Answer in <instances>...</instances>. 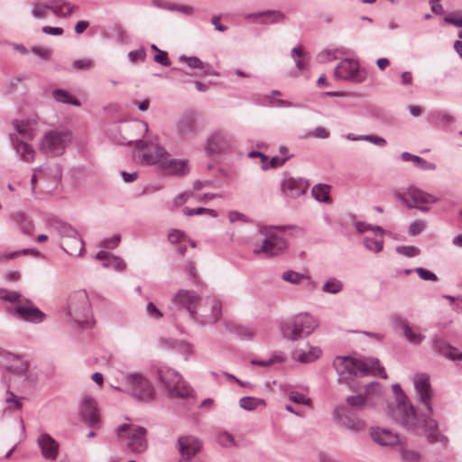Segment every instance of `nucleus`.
Segmentation results:
<instances>
[{
  "mask_svg": "<svg viewBox=\"0 0 462 462\" xmlns=\"http://www.w3.org/2000/svg\"><path fill=\"white\" fill-rule=\"evenodd\" d=\"M53 97L60 103L72 104L77 106H80V102L78 99L72 97L69 92L62 89L54 90Z\"/></svg>",
  "mask_w": 462,
  "mask_h": 462,
  "instance_id": "3c124183",
  "label": "nucleus"
},
{
  "mask_svg": "<svg viewBox=\"0 0 462 462\" xmlns=\"http://www.w3.org/2000/svg\"><path fill=\"white\" fill-rule=\"evenodd\" d=\"M363 243L367 250L374 253H379L383 249V236H371L366 235L364 236Z\"/></svg>",
  "mask_w": 462,
  "mask_h": 462,
  "instance_id": "a18cd8bd",
  "label": "nucleus"
},
{
  "mask_svg": "<svg viewBox=\"0 0 462 462\" xmlns=\"http://www.w3.org/2000/svg\"><path fill=\"white\" fill-rule=\"evenodd\" d=\"M282 278L293 285L303 284L308 291H313L316 289V282L312 281L309 275L304 273L289 270L282 274Z\"/></svg>",
  "mask_w": 462,
  "mask_h": 462,
  "instance_id": "2f4dec72",
  "label": "nucleus"
},
{
  "mask_svg": "<svg viewBox=\"0 0 462 462\" xmlns=\"http://www.w3.org/2000/svg\"><path fill=\"white\" fill-rule=\"evenodd\" d=\"M321 355V350L317 346H309L308 350L297 349L292 353L294 360L300 363H310L318 359Z\"/></svg>",
  "mask_w": 462,
  "mask_h": 462,
  "instance_id": "f704fd0d",
  "label": "nucleus"
},
{
  "mask_svg": "<svg viewBox=\"0 0 462 462\" xmlns=\"http://www.w3.org/2000/svg\"><path fill=\"white\" fill-rule=\"evenodd\" d=\"M336 50H325L319 52L317 56V60L319 63L330 62L337 59Z\"/></svg>",
  "mask_w": 462,
  "mask_h": 462,
  "instance_id": "052dcab7",
  "label": "nucleus"
},
{
  "mask_svg": "<svg viewBox=\"0 0 462 462\" xmlns=\"http://www.w3.org/2000/svg\"><path fill=\"white\" fill-rule=\"evenodd\" d=\"M217 443L224 448L235 447L236 445L234 437L226 432H220L217 438Z\"/></svg>",
  "mask_w": 462,
  "mask_h": 462,
  "instance_id": "4d7b16f0",
  "label": "nucleus"
},
{
  "mask_svg": "<svg viewBox=\"0 0 462 462\" xmlns=\"http://www.w3.org/2000/svg\"><path fill=\"white\" fill-rule=\"evenodd\" d=\"M183 213H184V215L189 216V217L196 216V215H202V214H207L212 217H217V213L214 209L206 208H190L185 207L183 208Z\"/></svg>",
  "mask_w": 462,
  "mask_h": 462,
  "instance_id": "5fc2aeb1",
  "label": "nucleus"
},
{
  "mask_svg": "<svg viewBox=\"0 0 462 462\" xmlns=\"http://www.w3.org/2000/svg\"><path fill=\"white\" fill-rule=\"evenodd\" d=\"M180 60L185 61L186 64L190 69H204L205 67L209 68L208 63H204L202 60H200L198 57L195 56L187 57L185 55H182L180 57Z\"/></svg>",
  "mask_w": 462,
  "mask_h": 462,
  "instance_id": "864d4df0",
  "label": "nucleus"
},
{
  "mask_svg": "<svg viewBox=\"0 0 462 462\" xmlns=\"http://www.w3.org/2000/svg\"><path fill=\"white\" fill-rule=\"evenodd\" d=\"M402 328L405 338L412 345H420L425 338L418 327L410 326L406 321H402Z\"/></svg>",
  "mask_w": 462,
  "mask_h": 462,
  "instance_id": "c9c22d12",
  "label": "nucleus"
},
{
  "mask_svg": "<svg viewBox=\"0 0 462 462\" xmlns=\"http://www.w3.org/2000/svg\"><path fill=\"white\" fill-rule=\"evenodd\" d=\"M234 145L233 137L223 131L212 133L207 139L205 151L208 154L222 153L227 152Z\"/></svg>",
  "mask_w": 462,
  "mask_h": 462,
  "instance_id": "412c9836",
  "label": "nucleus"
},
{
  "mask_svg": "<svg viewBox=\"0 0 462 462\" xmlns=\"http://www.w3.org/2000/svg\"><path fill=\"white\" fill-rule=\"evenodd\" d=\"M51 12L50 2L43 3L40 0H34L31 3V15L37 20H44Z\"/></svg>",
  "mask_w": 462,
  "mask_h": 462,
  "instance_id": "ea45409f",
  "label": "nucleus"
},
{
  "mask_svg": "<svg viewBox=\"0 0 462 462\" xmlns=\"http://www.w3.org/2000/svg\"><path fill=\"white\" fill-rule=\"evenodd\" d=\"M157 374L171 397L186 399L192 395L193 391L190 386L183 381L181 375L175 370L167 366H161L158 368Z\"/></svg>",
  "mask_w": 462,
  "mask_h": 462,
  "instance_id": "9d476101",
  "label": "nucleus"
},
{
  "mask_svg": "<svg viewBox=\"0 0 462 462\" xmlns=\"http://www.w3.org/2000/svg\"><path fill=\"white\" fill-rule=\"evenodd\" d=\"M413 384L417 400L422 408L418 411L415 407V418L419 425L415 430H411V433L423 434L432 443L445 442L446 437L440 432L439 422L433 417L434 393L430 375L424 373L414 374Z\"/></svg>",
  "mask_w": 462,
  "mask_h": 462,
  "instance_id": "f257e3e1",
  "label": "nucleus"
},
{
  "mask_svg": "<svg viewBox=\"0 0 462 462\" xmlns=\"http://www.w3.org/2000/svg\"><path fill=\"white\" fill-rule=\"evenodd\" d=\"M330 187L326 184H317L311 189V194L319 202L329 201Z\"/></svg>",
  "mask_w": 462,
  "mask_h": 462,
  "instance_id": "de8ad7c7",
  "label": "nucleus"
},
{
  "mask_svg": "<svg viewBox=\"0 0 462 462\" xmlns=\"http://www.w3.org/2000/svg\"><path fill=\"white\" fill-rule=\"evenodd\" d=\"M202 298L194 291L181 289L179 290L172 299V304L187 310L189 318L192 319L196 316V310Z\"/></svg>",
  "mask_w": 462,
  "mask_h": 462,
  "instance_id": "aec40b11",
  "label": "nucleus"
},
{
  "mask_svg": "<svg viewBox=\"0 0 462 462\" xmlns=\"http://www.w3.org/2000/svg\"><path fill=\"white\" fill-rule=\"evenodd\" d=\"M80 415L89 427L99 429L101 427V420L96 402L87 397L80 404Z\"/></svg>",
  "mask_w": 462,
  "mask_h": 462,
  "instance_id": "393cba45",
  "label": "nucleus"
},
{
  "mask_svg": "<svg viewBox=\"0 0 462 462\" xmlns=\"http://www.w3.org/2000/svg\"><path fill=\"white\" fill-rule=\"evenodd\" d=\"M146 57V52L143 48L131 51L128 53V60L131 63H136L138 61H143Z\"/></svg>",
  "mask_w": 462,
  "mask_h": 462,
  "instance_id": "0e129e2a",
  "label": "nucleus"
},
{
  "mask_svg": "<svg viewBox=\"0 0 462 462\" xmlns=\"http://www.w3.org/2000/svg\"><path fill=\"white\" fill-rule=\"evenodd\" d=\"M318 326L316 318L308 312H301L284 320L280 330L283 338L297 341L310 336Z\"/></svg>",
  "mask_w": 462,
  "mask_h": 462,
  "instance_id": "39448f33",
  "label": "nucleus"
},
{
  "mask_svg": "<svg viewBox=\"0 0 462 462\" xmlns=\"http://www.w3.org/2000/svg\"><path fill=\"white\" fill-rule=\"evenodd\" d=\"M432 349L443 357L452 361H462V352L452 346L445 338L435 335L432 339Z\"/></svg>",
  "mask_w": 462,
  "mask_h": 462,
  "instance_id": "cd10ccee",
  "label": "nucleus"
},
{
  "mask_svg": "<svg viewBox=\"0 0 462 462\" xmlns=\"http://www.w3.org/2000/svg\"><path fill=\"white\" fill-rule=\"evenodd\" d=\"M14 385L15 384L10 383L5 393L3 402L5 403L4 411L5 412H16L23 409V400H25V397L18 396L11 391V388L14 387Z\"/></svg>",
  "mask_w": 462,
  "mask_h": 462,
  "instance_id": "473e14b6",
  "label": "nucleus"
},
{
  "mask_svg": "<svg viewBox=\"0 0 462 462\" xmlns=\"http://www.w3.org/2000/svg\"><path fill=\"white\" fill-rule=\"evenodd\" d=\"M180 458L179 462H198L193 457L200 451L201 442L193 436H182L178 439Z\"/></svg>",
  "mask_w": 462,
  "mask_h": 462,
  "instance_id": "5701e85b",
  "label": "nucleus"
},
{
  "mask_svg": "<svg viewBox=\"0 0 462 462\" xmlns=\"http://www.w3.org/2000/svg\"><path fill=\"white\" fill-rule=\"evenodd\" d=\"M309 187V183L302 178L287 177L282 184V193L290 199H295L304 194Z\"/></svg>",
  "mask_w": 462,
  "mask_h": 462,
  "instance_id": "a878e982",
  "label": "nucleus"
},
{
  "mask_svg": "<svg viewBox=\"0 0 462 462\" xmlns=\"http://www.w3.org/2000/svg\"><path fill=\"white\" fill-rule=\"evenodd\" d=\"M159 169L164 175L177 177H184L190 171L189 160L171 158L169 152Z\"/></svg>",
  "mask_w": 462,
  "mask_h": 462,
  "instance_id": "4be33fe9",
  "label": "nucleus"
},
{
  "mask_svg": "<svg viewBox=\"0 0 462 462\" xmlns=\"http://www.w3.org/2000/svg\"><path fill=\"white\" fill-rule=\"evenodd\" d=\"M333 417L336 422L351 431L358 432L365 429V423L358 418L349 415L346 408L344 406H337L333 411Z\"/></svg>",
  "mask_w": 462,
  "mask_h": 462,
  "instance_id": "b1692460",
  "label": "nucleus"
},
{
  "mask_svg": "<svg viewBox=\"0 0 462 462\" xmlns=\"http://www.w3.org/2000/svg\"><path fill=\"white\" fill-rule=\"evenodd\" d=\"M177 129L181 136L189 135L196 131V120L192 115L183 116L178 122Z\"/></svg>",
  "mask_w": 462,
  "mask_h": 462,
  "instance_id": "4c0bfd02",
  "label": "nucleus"
},
{
  "mask_svg": "<svg viewBox=\"0 0 462 462\" xmlns=\"http://www.w3.org/2000/svg\"><path fill=\"white\" fill-rule=\"evenodd\" d=\"M12 125L22 140L32 141L36 135L37 121L35 118L14 119Z\"/></svg>",
  "mask_w": 462,
  "mask_h": 462,
  "instance_id": "7c9ffc66",
  "label": "nucleus"
},
{
  "mask_svg": "<svg viewBox=\"0 0 462 462\" xmlns=\"http://www.w3.org/2000/svg\"><path fill=\"white\" fill-rule=\"evenodd\" d=\"M8 361L12 364L7 365V371L11 374V383L15 384L16 380L21 379L23 382V389L32 387L38 381V374L34 372H31L28 369V364L19 356L12 353L6 355Z\"/></svg>",
  "mask_w": 462,
  "mask_h": 462,
  "instance_id": "f8f14e48",
  "label": "nucleus"
},
{
  "mask_svg": "<svg viewBox=\"0 0 462 462\" xmlns=\"http://www.w3.org/2000/svg\"><path fill=\"white\" fill-rule=\"evenodd\" d=\"M259 405H265V401L251 396L243 397L239 400V406L245 411H254Z\"/></svg>",
  "mask_w": 462,
  "mask_h": 462,
  "instance_id": "09e8293b",
  "label": "nucleus"
},
{
  "mask_svg": "<svg viewBox=\"0 0 462 462\" xmlns=\"http://www.w3.org/2000/svg\"><path fill=\"white\" fill-rule=\"evenodd\" d=\"M0 300L11 304L6 311L14 319L32 324H40L46 319V314L19 291L0 288Z\"/></svg>",
  "mask_w": 462,
  "mask_h": 462,
  "instance_id": "7ed1b4c3",
  "label": "nucleus"
},
{
  "mask_svg": "<svg viewBox=\"0 0 462 462\" xmlns=\"http://www.w3.org/2000/svg\"><path fill=\"white\" fill-rule=\"evenodd\" d=\"M103 267L112 268L116 271H124L125 269V263L118 256L110 255L108 259L103 262Z\"/></svg>",
  "mask_w": 462,
  "mask_h": 462,
  "instance_id": "603ef678",
  "label": "nucleus"
},
{
  "mask_svg": "<svg viewBox=\"0 0 462 462\" xmlns=\"http://www.w3.org/2000/svg\"><path fill=\"white\" fill-rule=\"evenodd\" d=\"M393 393L394 394V403L387 404L386 414L403 430L411 432V430H415L419 425L415 418V406L411 402L399 383L393 385Z\"/></svg>",
  "mask_w": 462,
  "mask_h": 462,
  "instance_id": "20e7f679",
  "label": "nucleus"
},
{
  "mask_svg": "<svg viewBox=\"0 0 462 462\" xmlns=\"http://www.w3.org/2000/svg\"><path fill=\"white\" fill-rule=\"evenodd\" d=\"M291 55L293 58L295 65L299 70L303 71L309 69L310 57L308 54L303 52V50L300 46L294 47L291 50Z\"/></svg>",
  "mask_w": 462,
  "mask_h": 462,
  "instance_id": "79ce46f5",
  "label": "nucleus"
},
{
  "mask_svg": "<svg viewBox=\"0 0 462 462\" xmlns=\"http://www.w3.org/2000/svg\"><path fill=\"white\" fill-rule=\"evenodd\" d=\"M414 271L417 273L419 277L424 281L436 282L438 280L437 275L435 273L422 267H417Z\"/></svg>",
  "mask_w": 462,
  "mask_h": 462,
  "instance_id": "338daca9",
  "label": "nucleus"
},
{
  "mask_svg": "<svg viewBox=\"0 0 462 462\" xmlns=\"http://www.w3.org/2000/svg\"><path fill=\"white\" fill-rule=\"evenodd\" d=\"M53 228L63 239L61 245L66 253L74 256H79L84 253V242L72 226L57 221L53 224Z\"/></svg>",
  "mask_w": 462,
  "mask_h": 462,
  "instance_id": "ddd939ff",
  "label": "nucleus"
},
{
  "mask_svg": "<svg viewBox=\"0 0 462 462\" xmlns=\"http://www.w3.org/2000/svg\"><path fill=\"white\" fill-rule=\"evenodd\" d=\"M11 219L19 226L21 232L27 236L33 233V224L23 212H14L11 214Z\"/></svg>",
  "mask_w": 462,
  "mask_h": 462,
  "instance_id": "e433bc0d",
  "label": "nucleus"
},
{
  "mask_svg": "<svg viewBox=\"0 0 462 462\" xmlns=\"http://www.w3.org/2000/svg\"><path fill=\"white\" fill-rule=\"evenodd\" d=\"M9 138L14 150L20 160L28 163L34 162L36 152L28 141L22 140L14 134H10Z\"/></svg>",
  "mask_w": 462,
  "mask_h": 462,
  "instance_id": "c85d7f7f",
  "label": "nucleus"
},
{
  "mask_svg": "<svg viewBox=\"0 0 462 462\" xmlns=\"http://www.w3.org/2000/svg\"><path fill=\"white\" fill-rule=\"evenodd\" d=\"M334 76L339 80L361 83L366 79V71L360 68L357 60L344 59L336 67Z\"/></svg>",
  "mask_w": 462,
  "mask_h": 462,
  "instance_id": "f3484780",
  "label": "nucleus"
},
{
  "mask_svg": "<svg viewBox=\"0 0 462 462\" xmlns=\"http://www.w3.org/2000/svg\"><path fill=\"white\" fill-rule=\"evenodd\" d=\"M67 319L79 327H88L92 320V310L86 291L79 290L72 292L65 307Z\"/></svg>",
  "mask_w": 462,
  "mask_h": 462,
  "instance_id": "423d86ee",
  "label": "nucleus"
},
{
  "mask_svg": "<svg viewBox=\"0 0 462 462\" xmlns=\"http://www.w3.org/2000/svg\"><path fill=\"white\" fill-rule=\"evenodd\" d=\"M444 21L457 27H462V13L455 12L444 17Z\"/></svg>",
  "mask_w": 462,
  "mask_h": 462,
  "instance_id": "69168bd1",
  "label": "nucleus"
},
{
  "mask_svg": "<svg viewBox=\"0 0 462 462\" xmlns=\"http://www.w3.org/2000/svg\"><path fill=\"white\" fill-rule=\"evenodd\" d=\"M37 169H43L42 180L57 183L61 178V170L59 165H42Z\"/></svg>",
  "mask_w": 462,
  "mask_h": 462,
  "instance_id": "37998d69",
  "label": "nucleus"
},
{
  "mask_svg": "<svg viewBox=\"0 0 462 462\" xmlns=\"http://www.w3.org/2000/svg\"><path fill=\"white\" fill-rule=\"evenodd\" d=\"M399 455L402 462H421L423 457L422 454L418 449L406 445H401Z\"/></svg>",
  "mask_w": 462,
  "mask_h": 462,
  "instance_id": "a19ab883",
  "label": "nucleus"
},
{
  "mask_svg": "<svg viewBox=\"0 0 462 462\" xmlns=\"http://www.w3.org/2000/svg\"><path fill=\"white\" fill-rule=\"evenodd\" d=\"M192 319L198 323L208 325L217 322L221 317V302L215 297L202 299Z\"/></svg>",
  "mask_w": 462,
  "mask_h": 462,
  "instance_id": "2eb2a0df",
  "label": "nucleus"
},
{
  "mask_svg": "<svg viewBox=\"0 0 462 462\" xmlns=\"http://www.w3.org/2000/svg\"><path fill=\"white\" fill-rule=\"evenodd\" d=\"M120 240H121V236L119 235H115L112 237L103 240L100 244V247H102L103 249H107V250L114 249V248L117 247V245L120 243Z\"/></svg>",
  "mask_w": 462,
  "mask_h": 462,
  "instance_id": "e2e57ef3",
  "label": "nucleus"
},
{
  "mask_svg": "<svg viewBox=\"0 0 462 462\" xmlns=\"http://www.w3.org/2000/svg\"><path fill=\"white\" fill-rule=\"evenodd\" d=\"M343 282L333 277L329 278L322 286V291L324 293L337 294L343 290Z\"/></svg>",
  "mask_w": 462,
  "mask_h": 462,
  "instance_id": "8fccbe9b",
  "label": "nucleus"
},
{
  "mask_svg": "<svg viewBox=\"0 0 462 462\" xmlns=\"http://www.w3.org/2000/svg\"><path fill=\"white\" fill-rule=\"evenodd\" d=\"M370 436L380 446H396L401 442L400 435L386 428L372 427Z\"/></svg>",
  "mask_w": 462,
  "mask_h": 462,
  "instance_id": "c756f323",
  "label": "nucleus"
},
{
  "mask_svg": "<svg viewBox=\"0 0 462 462\" xmlns=\"http://www.w3.org/2000/svg\"><path fill=\"white\" fill-rule=\"evenodd\" d=\"M284 358L282 356L273 355L268 359L264 360H257V359H252L251 364L254 365H259L263 367L270 366L275 363H282L283 362Z\"/></svg>",
  "mask_w": 462,
  "mask_h": 462,
  "instance_id": "13d9d810",
  "label": "nucleus"
},
{
  "mask_svg": "<svg viewBox=\"0 0 462 462\" xmlns=\"http://www.w3.org/2000/svg\"><path fill=\"white\" fill-rule=\"evenodd\" d=\"M71 142V134L66 129L49 130L39 141V150L48 156L63 154L68 144Z\"/></svg>",
  "mask_w": 462,
  "mask_h": 462,
  "instance_id": "1a4fd4ad",
  "label": "nucleus"
},
{
  "mask_svg": "<svg viewBox=\"0 0 462 462\" xmlns=\"http://www.w3.org/2000/svg\"><path fill=\"white\" fill-rule=\"evenodd\" d=\"M355 227L359 233H367L370 232L373 236H383L384 230L379 226H373L366 222L356 221L355 222Z\"/></svg>",
  "mask_w": 462,
  "mask_h": 462,
  "instance_id": "49530a36",
  "label": "nucleus"
},
{
  "mask_svg": "<svg viewBox=\"0 0 462 462\" xmlns=\"http://www.w3.org/2000/svg\"><path fill=\"white\" fill-rule=\"evenodd\" d=\"M119 132L122 134V139L118 140L120 144H132L135 143L137 145L138 142H143L140 137L148 132V125L143 121L136 120L121 125Z\"/></svg>",
  "mask_w": 462,
  "mask_h": 462,
  "instance_id": "6ab92c4d",
  "label": "nucleus"
},
{
  "mask_svg": "<svg viewBox=\"0 0 462 462\" xmlns=\"http://www.w3.org/2000/svg\"><path fill=\"white\" fill-rule=\"evenodd\" d=\"M285 229H287L286 226H261L258 231L261 245H254V254L274 256L282 253L287 247V243L284 238L277 234V231Z\"/></svg>",
  "mask_w": 462,
  "mask_h": 462,
  "instance_id": "0eeeda50",
  "label": "nucleus"
},
{
  "mask_svg": "<svg viewBox=\"0 0 462 462\" xmlns=\"http://www.w3.org/2000/svg\"><path fill=\"white\" fill-rule=\"evenodd\" d=\"M168 152L159 143L138 142L136 156L143 164L161 166Z\"/></svg>",
  "mask_w": 462,
  "mask_h": 462,
  "instance_id": "dca6fc26",
  "label": "nucleus"
},
{
  "mask_svg": "<svg viewBox=\"0 0 462 462\" xmlns=\"http://www.w3.org/2000/svg\"><path fill=\"white\" fill-rule=\"evenodd\" d=\"M383 402L382 388L377 383H370L364 392L346 398V403L354 410L372 409Z\"/></svg>",
  "mask_w": 462,
  "mask_h": 462,
  "instance_id": "9b49d317",
  "label": "nucleus"
},
{
  "mask_svg": "<svg viewBox=\"0 0 462 462\" xmlns=\"http://www.w3.org/2000/svg\"><path fill=\"white\" fill-rule=\"evenodd\" d=\"M168 239L172 244H182L186 243L188 236L181 230L172 229L168 235Z\"/></svg>",
  "mask_w": 462,
  "mask_h": 462,
  "instance_id": "bf43d9fd",
  "label": "nucleus"
},
{
  "mask_svg": "<svg viewBox=\"0 0 462 462\" xmlns=\"http://www.w3.org/2000/svg\"><path fill=\"white\" fill-rule=\"evenodd\" d=\"M401 158L403 162H412V164L420 169V170H424V171H432V170H435L436 166L435 164L430 162H427L425 159L420 157V156H417V155H414V154H411L408 152H403L402 154H401Z\"/></svg>",
  "mask_w": 462,
  "mask_h": 462,
  "instance_id": "58836bf2",
  "label": "nucleus"
},
{
  "mask_svg": "<svg viewBox=\"0 0 462 462\" xmlns=\"http://www.w3.org/2000/svg\"><path fill=\"white\" fill-rule=\"evenodd\" d=\"M37 444L40 448L42 456L48 460L54 461L57 459L60 450L59 442L50 434L42 432L37 439Z\"/></svg>",
  "mask_w": 462,
  "mask_h": 462,
  "instance_id": "bb28decb",
  "label": "nucleus"
},
{
  "mask_svg": "<svg viewBox=\"0 0 462 462\" xmlns=\"http://www.w3.org/2000/svg\"><path fill=\"white\" fill-rule=\"evenodd\" d=\"M333 365L340 383L351 384L354 377L368 374L386 378L387 374L376 358H355L351 356H337Z\"/></svg>",
  "mask_w": 462,
  "mask_h": 462,
  "instance_id": "f03ea898",
  "label": "nucleus"
},
{
  "mask_svg": "<svg viewBox=\"0 0 462 462\" xmlns=\"http://www.w3.org/2000/svg\"><path fill=\"white\" fill-rule=\"evenodd\" d=\"M285 19V14L278 10L263 11V15L259 21L260 24L268 25L282 22Z\"/></svg>",
  "mask_w": 462,
  "mask_h": 462,
  "instance_id": "c03bdc74",
  "label": "nucleus"
},
{
  "mask_svg": "<svg viewBox=\"0 0 462 462\" xmlns=\"http://www.w3.org/2000/svg\"><path fill=\"white\" fill-rule=\"evenodd\" d=\"M125 392L134 399L150 402L154 399L155 392L152 382L141 373H127L124 375Z\"/></svg>",
  "mask_w": 462,
  "mask_h": 462,
  "instance_id": "6e6552de",
  "label": "nucleus"
},
{
  "mask_svg": "<svg viewBox=\"0 0 462 462\" xmlns=\"http://www.w3.org/2000/svg\"><path fill=\"white\" fill-rule=\"evenodd\" d=\"M120 439H127V448L134 453H143L146 449V430L140 426L124 424L117 428Z\"/></svg>",
  "mask_w": 462,
  "mask_h": 462,
  "instance_id": "4468645a",
  "label": "nucleus"
},
{
  "mask_svg": "<svg viewBox=\"0 0 462 462\" xmlns=\"http://www.w3.org/2000/svg\"><path fill=\"white\" fill-rule=\"evenodd\" d=\"M289 400L297 404H301V405H305V406L311 405V400L310 398H308L303 393L296 392V391H291L289 393Z\"/></svg>",
  "mask_w": 462,
  "mask_h": 462,
  "instance_id": "6e6d98bb",
  "label": "nucleus"
},
{
  "mask_svg": "<svg viewBox=\"0 0 462 462\" xmlns=\"http://www.w3.org/2000/svg\"><path fill=\"white\" fill-rule=\"evenodd\" d=\"M146 314L149 318L153 319H160L162 317L161 310L152 302L147 304Z\"/></svg>",
  "mask_w": 462,
  "mask_h": 462,
  "instance_id": "774afa93",
  "label": "nucleus"
},
{
  "mask_svg": "<svg viewBox=\"0 0 462 462\" xmlns=\"http://www.w3.org/2000/svg\"><path fill=\"white\" fill-rule=\"evenodd\" d=\"M396 252L408 257H414L420 254V249L412 245H402L396 247Z\"/></svg>",
  "mask_w": 462,
  "mask_h": 462,
  "instance_id": "680f3d73",
  "label": "nucleus"
},
{
  "mask_svg": "<svg viewBox=\"0 0 462 462\" xmlns=\"http://www.w3.org/2000/svg\"><path fill=\"white\" fill-rule=\"evenodd\" d=\"M398 199L408 208H417L423 212L429 210L426 205L435 203L438 200L435 196L417 188H410L406 196L399 194Z\"/></svg>",
  "mask_w": 462,
  "mask_h": 462,
  "instance_id": "a211bd4d",
  "label": "nucleus"
},
{
  "mask_svg": "<svg viewBox=\"0 0 462 462\" xmlns=\"http://www.w3.org/2000/svg\"><path fill=\"white\" fill-rule=\"evenodd\" d=\"M49 2L51 12L60 18H67L79 9L78 5L66 0H50Z\"/></svg>",
  "mask_w": 462,
  "mask_h": 462,
  "instance_id": "72a5a7b5",
  "label": "nucleus"
}]
</instances>
